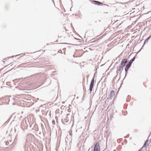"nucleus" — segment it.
<instances>
[{"instance_id":"6ab92c4d","label":"nucleus","mask_w":151,"mask_h":151,"mask_svg":"<svg viewBox=\"0 0 151 151\" xmlns=\"http://www.w3.org/2000/svg\"><path fill=\"white\" fill-rule=\"evenodd\" d=\"M67 119L66 118V119H65V123H67L68 122V121H67L66 120Z\"/></svg>"},{"instance_id":"7ed1b4c3","label":"nucleus","mask_w":151,"mask_h":151,"mask_svg":"<svg viewBox=\"0 0 151 151\" xmlns=\"http://www.w3.org/2000/svg\"><path fill=\"white\" fill-rule=\"evenodd\" d=\"M92 3L95 5H97V6H102L103 5H105L106 4H103L102 2H101L99 1L93 0L92 1Z\"/></svg>"},{"instance_id":"9b49d317","label":"nucleus","mask_w":151,"mask_h":151,"mask_svg":"<svg viewBox=\"0 0 151 151\" xmlns=\"http://www.w3.org/2000/svg\"><path fill=\"white\" fill-rule=\"evenodd\" d=\"M130 66H130L129 65L127 64L124 69L128 70Z\"/></svg>"},{"instance_id":"dca6fc26","label":"nucleus","mask_w":151,"mask_h":151,"mask_svg":"<svg viewBox=\"0 0 151 151\" xmlns=\"http://www.w3.org/2000/svg\"><path fill=\"white\" fill-rule=\"evenodd\" d=\"M116 79V77H114L113 78V80L112 81L113 83V82H114V81H115V80Z\"/></svg>"},{"instance_id":"9d476101","label":"nucleus","mask_w":151,"mask_h":151,"mask_svg":"<svg viewBox=\"0 0 151 151\" xmlns=\"http://www.w3.org/2000/svg\"><path fill=\"white\" fill-rule=\"evenodd\" d=\"M90 43H94L97 42V40H92L89 41Z\"/></svg>"},{"instance_id":"5701e85b","label":"nucleus","mask_w":151,"mask_h":151,"mask_svg":"<svg viewBox=\"0 0 151 151\" xmlns=\"http://www.w3.org/2000/svg\"><path fill=\"white\" fill-rule=\"evenodd\" d=\"M123 115H126V114H123Z\"/></svg>"},{"instance_id":"a878e982","label":"nucleus","mask_w":151,"mask_h":151,"mask_svg":"<svg viewBox=\"0 0 151 151\" xmlns=\"http://www.w3.org/2000/svg\"><path fill=\"white\" fill-rule=\"evenodd\" d=\"M63 44H67V43H63Z\"/></svg>"},{"instance_id":"f257e3e1","label":"nucleus","mask_w":151,"mask_h":151,"mask_svg":"<svg viewBox=\"0 0 151 151\" xmlns=\"http://www.w3.org/2000/svg\"><path fill=\"white\" fill-rule=\"evenodd\" d=\"M94 76L92 79L90 84L89 90L90 92H91L93 90V87L94 83Z\"/></svg>"},{"instance_id":"6e6552de","label":"nucleus","mask_w":151,"mask_h":151,"mask_svg":"<svg viewBox=\"0 0 151 151\" xmlns=\"http://www.w3.org/2000/svg\"><path fill=\"white\" fill-rule=\"evenodd\" d=\"M114 93H115V92L114 91L112 90V91H111L110 92V96L109 98V99H111L113 96L114 95Z\"/></svg>"},{"instance_id":"bb28decb","label":"nucleus","mask_w":151,"mask_h":151,"mask_svg":"<svg viewBox=\"0 0 151 151\" xmlns=\"http://www.w3.org/2000/svg\"><path fill=\"white\" fill-rule=\"evenodd\" d=\"M150 142H151V139H150Z\"/></svg>"},{"instance_id":"4468645a","label":"nucleus","mask_w":151,"mask_h":151,"mask_svg":"<svg viewBox=\"0 0 151 151\" xmlns=\"http://www.w3.org/2000/svg\"><path fill=\"white\" fill-rule=\"evenodd\" d=\"M145 147H143V146L141 148V149L139 150L138 151H141L142 150H145V149H143Z\"/></svg>"},{"instance_id":"39448f33","label":"nucleus","mask_w":151,"mask_h":151,"mask_svg":"<svg viewBox=\"0 0 151 151\" xmlns=\"http://www.w3.org/2000/svg\"><path fill=\"white\" fill-rule=\"evenodd\" d=\"M127 58H125L123 59L120 65L124 67L126 63L127 62Z\"/></svg>"},{"instance_id":"393cba45","label":"nucleus","mask_w":151,"mask_h":151,"mask_svg":"<svg viewBox=\"0 0 151 151\" xmlns=\"http://www.w3.org/2000/svg\"><path fill=\"white\" fill-rule=\"evenodd\" d=\"M118 57L119 58H120V55Z\"/></svg>"},{"instance_id":"20e7f679","label":"nucleus","mask_w":151,"mask_h":151,"mask_svg":"<svg viewBox=\"0 0 151 151\" xmlns=\"http://www.w3.org/2000/svg\"><path fill=\"white\" fill-rule=\"evenodd\" d=\"M19 116V114H17L15 116L14 114H13L11 117V118H12L13 117L14 118V119L13 121H19L20 120Z\"/></svg>"},{"instance_id":"b1692460","label":"nucleus","mask_w":151,"mask_h":151,"mask_svg":"<svg viewBox=\"0 0 151 151\" xmlns=\"http://www.w3.org/2000/svg\"><path fill=\"white\" fill-rule=\"evenodd\" d=\"M71 134L72 133H70L69 134L70 135H71Z\"/></svg>"},{"instance_id":"f03ea898","label":"nucleus","mask_w":151,"mask_h":151,"mask_svg":"<svg viewBox=\"0 0 151 151\" xmlns=\"http://www.w3.org/2000/svg\"><path fill=\"white\" fill-rule=\"evenodd\" d=\"M100 148L99 143L97 142L95 145L93 151H100Z\"/></svg>"},{"instance_id":"4be33fe9","label":"nucleus","mask_w":151,"mask_h":151,"mask_svg":"<svg viewBox=\"0 0 151 151\" xmlns=\"http://www.w3.org/2000/svg\"><path fill=\"white\" fill-rule=\"evenodd\" d=\"M14 56H11L10 57V58H13V57H14Z\"/></svg>"},{"instance_id":"423d86ee","label":"nucleus","mask_w":151,"mask_h":151,"mask_svg":"<svg viewBox=\"0 0 151 151\" xmlns=\"http://www.w3.org/2000/svg\"><path fill=\"white\" fill-rule=\"evenodd\" d=\"M124 67L123 66H122L121 65H120L119 68L116 71V73H117V74L118 73V71H120V73H121L122 72V71Z\"/></svg>"},{"instance_id":"f8f14e48","label":"nucleus","mask_w":151,"mask_h":151,"mask_svg":"<svg viewBox=\"0 0 151 151\" xmlns=\"http://www.w3.org/2000/svg\"><path fill=\"white\" fill-rule=\"evenodd\" d=\"M149 40L148 38H147L145 40V41L144 42L143 45V46H142V47H143V46L145 45V44L146 43H147V42H148V41Z\"/></svg>"},{"instance_id":"ddd939ff","label":"nucleus","mask_w":151,"mask_h":151,"mask_svg":"<svg viewBox=\"0 0 151 151\" xmlns=\"http://www.w3.org/2000/svg\"><path fill=\"white\" fill-rule=\"evenodd\" d=\"M124 70H125V77H124V78H125L126 76H127V73L128 71V70L126 69H124Z\"/></svg>"},{"instance_id":"cd10ccee","label":"nucleus","mask_w":151,"mask_h":151,"mask_svg":"<svg viewBox=\"0 0 151 151\" xmlns=\"http://www.w3.org/2000/svg\"><path fill=\"white\" fill-rule=\"evenodd\" d=\"M17 80V79H16L15 80H14L16 81V80Z\"/></svg>"},{"instance_id":"2eb2a0df","label":"nucleus","mask_w":151,"mask_h":151,"mask_svg":"<svg viewBox=\"0 0 151 151\" xmlns=\"http://www.w3.org/2000/svg\"><path fill=\"white\" fill-rule=\"evenodd\" d=\"M52 123L53 124L55 125V120H53L52 121Z\"/></svg>"},{"instance_id":"aec40b11","label":"nucleus","mask_w":151,"mask_h":151,"mask_svg":"<svg viewBox=\"0 0 151 151\" xmlns=\"http://www.w3.org/2000/svg\"><path fill=\"white\" fill-rule=\"evenodd\" d=\"M20 55V54H19V55H16L15 56H19Z\"/></svg>"},{"instance_id":"f3484780","label":"nucleus","mask_w":151,"mask_h":151,"mask_svg":"<svg viewBox=\"0 0 151 151\" xmlns=\"http://www.w3.org/2000/svg\"><path fill=\"white\" fill-rule=\"evenodd\" d=\"M151 37V35H150L149 37H148L147 38H148L149 40Z\"/></svg>"},{"instance_id":"0eeeda50","label":"nucleus","mask_w":151,"mask_h":151,"mask_svg":"<svg viewBox=\"0 0 151 151\" xmlns=\"http://www.w3.org/2000/svg\"><path fill=\"white\" fill-rule=\"evenodd\" d=\"M135 58H136V56H134L132 59L129 61L128 62V63L127 64L129 65L130 66H131L132 63L134 61Z\"/></svg>"},{"instance_id":"a211bd4d","label":"nucleus","mask_w":151,"mask_h":151,"mask_svg":"<svg viewBox=\"0 0 151 151\" xmlns=\"http://www.w3.org/2000/svg\"><path fill=\"white\" fill-rule=\"evenodd\" d=\"M9 142H6V145H9Z\"/></svg>"},{"instance_id":"412c9836","label":"nucleus","mask_w":151,"mask_h":151,"mask_svg":"<svg viewBox=\"0 0 151 151\" xmlns=\"http://www.w3.org/2000/svg\"><path fill=\"white\" fill-rule=\"evenodd\" d=\"M85 86H83V89L84 90V89H85Z\"/></svg>"},{"instance_id":"1a4fd4ad","label":"nucleus","mask_w":151,"mask_h":151,"mask_svg":"<svg viewBox=\"0 0 151 151\" xmlns=\"http://www.w3.org/2000/svg\"><path fill=\"white\" fill-rule=\"evenodd\" d=\"M148 140H147L145 142L144 144L143 145V147H145L146 148L147 147V143L148 142Z\"/></svg>"}]
</instances>
